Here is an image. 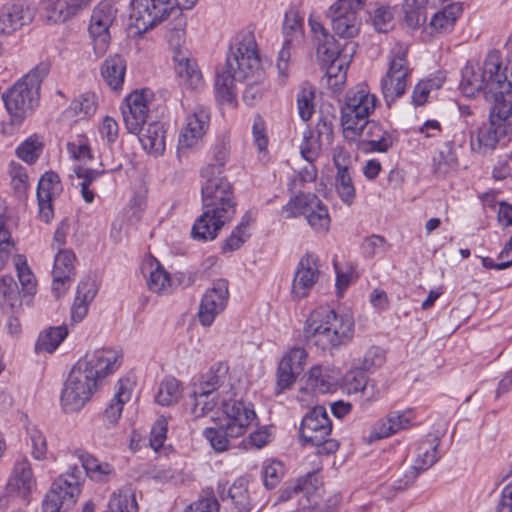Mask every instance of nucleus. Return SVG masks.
Wrapping results in <instances>:
<instances>
[{"mask_svg":"<svg viewBox=\"0 0 512 512\" xmlns=\"http://www.w3.org/2000/svg\"><path fill=\"white\" fill-rule=\"evenodd\" d=\"M75 255L71 250H60L54 259L53 275L69 278L74 275Z\"/></svg>","mask_w":512,"mask_h":512,"instance_id":"4d7b16f0","label":"nucleus"},{"mask_svg":"<svg viewBox=\"0 0 512 512\" xmlns=\"http://www.w3.org/2000/svg\"><path fill=\"white\" fill-rule=\"evenodd\" d=\"M317 482V477L313 473H309L306 477L299 478L297 482L284 490L281 493V500H288L293 498L294 496H298V494L303 493L304 495H309L312 491L315 490Z\"/></svg>","mask_w":512,"mask_h":512,"instance_id":"e2e57ef3","label":"nucleus"},{"mask_svg":"<svg viewBox=\"0 0 512 512\" xmlns=\"http://www.w3.org/2000/svg\"><path fill=\"white\" fill-rule=\"evenodd\" d=\"M445 82V75L441 71H437L430 77L419 81L413 89L412 102L415 106L424 105L430 93L438 90Z\"/></svg>","mask_w":512,"mask_h":512,"instance_id":"ea45409f","label":"nucleus"},{"mask_svg":"<svg viewBox=\"0 0 512 512\" xmlns=\"http://www.w3.org/2000/svg\"><path fill=\"white\" fill-rule=\"evenodd\" d=\"M458 166V159L452 141L445 143V149L440 150L433 158V170L438 177H444Z\"/></svg>","mask_w":512,"mask_h":512,"instance_id":"79ce46f5","label":"nucleus"},{"mask_svg":"<svg viewBox=\"0 0 512 512\" xmlns=\"http://www.w3.org/2000/svg\"><path fill=\"white\" fill-rule=\"evenodd\" d=\"M91 0H41V7L48 21L53 23L65 22L75 15L78 10L90 3Z\"/></svg>","mask_w":512,"mask_h":512,"instance_id":"bb28decb","label":"nucleus"},{"mask_svg":"<svg viewBox=\"0 0 512 512\" xmlns=\"http://www.w3.org/2000/svg\"><path fill=\"white\" fill-rule=\"evenodd\" d=\"M409 73L407 49L397 45L389 54L388 70L381 80L382 93L388 105L405 93Z\"/></svg>","mask_w":512,"mask_h":512,"instance_id":"9b49d317","label":"nucleus"},{"mask_svg":"<svg viewBox=\"0 0 512 512\" xmlns=\"http://www.w3.org/2000/svg\"><path fill=\"white\" fill-rule=\"evenodd\" d=\"M303 34V17L300 15L297 7H290L284 15L283 22L285 45H295L300 43L303 38Z\"/></svg>","mask_w":512,"mask_h":512,"instance_id":"c9c22d12","label":"nucleus"},{"mask_svg":"<svg viewBox=\"0 0 512 512\" xmlns=\"http://www.w3.org/2000/svg\"><path fill=\"white\" fill-rule=\"evenodd\" d=\"M210 122L209 112L202 108H196L186 118L185 126L179 136V148H192L202 140Z\"/></svg>","mask_w":512,"mask_h":512,"instance_id":"b1692460","label":"nucleus"},{"mask_svg":"<svg viewBox=\"0 0 512 512\" xmlns=\"http://www.w3.org/2000/svg\"><path fill=\"white\" fill-rule=\"evenodd\" d=\"M462 11L463 9L460 3H451L434 14L430 25L439 33L450 32Z\"/></svg>","mask_w":512,"mask_h":512,"instance_id":"a19ab883","label":"nucleus"},{"mask_svg":"<svg viewBox=\"0 0 512 512\" xmlns=\"http://www.w3.org/2000/svg\"><path fill=\"white\" fill-rule=\"evenodd\" d=\"M438 446L439 440L436 437L432 442H423L418 446L415 465L404 475L405 485L414 482L421 472L426 471L439 460Z\"/></svg>","mask_w":512,"mask_h":512,"instance_id":"393cba45","label":"nucleus"},{"mask_svg":"<svg viewBox=\"0 0 512 512\" xmlns=\"http://www.w3.org/2000/svg\"><path fill=\"white\" fill-rule=\"evenodd\" d=\"M342 52L343 46L340 47L332 35L316 41V57L321 65L338 59Z\"/></svg>","mask_w":512,"mask_h":512,"instance_id":"09e8293b","label":"nucleus"},{"mask_svg":"<svg viewBox=\"0 0 512 512\" xmlns=\"http://www.w3.org/2000/svg\"><path fill=\"white\" fill-rule=\"evenodd\" d=\"M428 0H404L403 13L406 24L416 29L423 25L427 20Z\"/></svg>","mask_w":512,"mask_h":512,"instance_id":"37998d69","label":"nucleus"},{"mask_svg":"<svg viewBox=\"0 0 512 512\" xmlns=\"http://www.w3.org/2000/svg\"><path fill=\"white\" fill-rule=\"evenodd\" d=\"M97 289L94 282L81 281L77 287V295L71 308V318L74 322H80L88 312V305L96 296Z\"/></svg>","mask_w":512,"mask_h":512,"instance_id":"72a5a7b5","label":"nucleus"},{"mask_svg":"<svg viewBox=\"0 0 512 512\" xmlns=\"http://www.w3.org/2000/svg\"><path fill=\"white\" fill-rule=\"evenodd\" d=\"M357 45L354 42H345L343 44V52L338 59L322 65L326 72L322 81H325L327 86L333 93L340 92L346 82L347 70L352 60L353 55L356 53Z\"/></svg>","mask_w":512,"mask_h":512,"instance_id":"4be33fe9","label":"nucleus"},{"mask_svg":"<svg viewBox=\"0 0 512 512\" xmlns=\"http://www.w3.org/2000/svg\"><path fill=\"white\" fill-rule=\"evenodd\" d=\"M377 98L365 86L348 92L341 110V125L344 138L358 142L366 153H386L394 144L393 133L378 121L368 120L376 107Z\"/></svg>","mask_w":512,"mask_h":512,"instance_id":"f03ea898","label":"nucleus"},{"mask_svg":"<svg viewBox=\"0 0 512 512\" xmlns=\"http://www.w3.org/2000/svg\"><path fill=\"white\" fill-rule=\"evenodd\" d=\"M62 190L60 178L53 171L45 172L38 181L37 196L53 198Z\"/></svg>","mask_w":512,"mask_h":512,"instance_id":"bf43d9fd","label":"nucleus"},{"mask_svg":"<svg viewBox=\"0 0 512 512\" xmlns=\"http://www.w3.org/2000/svg\"><path fill=\"white\" fill-rule=\"evenodd\" d=\"M186 17L180 11L177 16L168 24L167 39L173 51L182 48L185 42Z\"/></svg>","mask_w":512,"mask_h":512,"instance_id":"6e6d98bb","label":"nucleus"},{"mask_svg":"<svg viewBox=\"0 0 512 512\" xmlns=\"http://www.w3.org/2000/svg\"><path fill=\"white\" fill-rule=\"evenodd\" d=\"M332 432V422L327 410L321 405L310 409L303 417L299 437L304 444L317 448L318 454H332L337 451L339 444L329 438Z\"/></svg>","mask_w":512,"mask_h":512,"instance_id":"1a4fd4ad","label":"nucleus"},{"mask_svg":"<svg viewBox=\"0 0 512 512\" xmlns=\"http://www.w3.org/2000/svg\"><path fill=\"white\" fill-rule=\"evenodd\" d=\"M498 69V53H489L482 65L468 62L461 71L460 89L464 96L472 98L482 92L487 100H496L495 73Z\"/></svg>","mask_w":512,"mask_h":512,"instance_id":"6e6552de","label":"nucleus"},{"mask_svg":"<svg viewBox=\"0 0 512 512\" xmlns=\"http://www.w3.org/2000/svg\"><path fill=\"white\" fill-rule=\"evenodd\" d=\"M386 239L377 234H373L363 240L361 244L362 253L368 257H374L379 252H385L388 248Z\"/></svg>","mask_w":512,"mask_h":512,"instance_id":"774afa93","label":"nucleus"},{"mask_svg":"<svg viewBox=\"0 0 512 512\" xmlns=\"http://www.w3.org/2000/svg\"><path fill=\"white\" fill-rule=\"evenodd\" d=\"M143 270L147 271L149 274L147 286L150 291L162 293L166 292L170 288V276L157 260L150 259L144 264Z\"/></svg>","mask_w":512,"mask_h":512,"instance_id":"58836bf2","label":"nucleus"},{"mask_svg":"<svg viewBox=\"0 0 512 512\" xmlns=\"http://www.w3.org/2000/svg\"><path fill=\"white\" fill-rule=\"evenodd\" d=\"M78 468L61 475L51 485L42 503V512H66L74 506L80 494Z\"/></svg>","mask_w":512,"mask_h":512,"instance_id":"9d476101","label":"nucleus"},{"mask_svg":"<svg viewBox=\"0 0 512 512\" xmlns=\"http://www.w3.org/2000/svg\"><path fill=\"white\" fill-rule=\"evenodd\" d=\"M335 188L341 201L346 205H351L356 197V190L352 180V171L336 173Z\"/></svg>","mask_w":512,"mask_h":512,"instance_id":"5fc2aeb1","label":"nucleus"},{"mask_svg":"<svg viewBox=\"0 0 512 512\" xmlns=\"http://www.w3.org/2000/svg\"><path fill=\"white\" fill-rule=\"evenodd\" d=\"M262 478L267 489L275 488L284 475V467L280 461H271L263 466Z\"/></svg>","mask_w":512,"mask_h":512,"instance_id":"338daca9","label":"nucleus"},{"mask_svg":"<svg viewBox=\"0 0 512 512\" xmlns=\"http://www.w3.org/2000/svg\"><path fill=\"white\" fill-rule=\"evenodd\" d=\"M0 307L5 314L19 313L22 310L20 292L12 276L0 277Z\"/></svg>","mask_w":512,"mask_h":512,"instance_id":"c756f323","label":"nucleus"},{"mask_svg":"<svg viewBox=\"0 0 512 512\" xmlns=\"http://www.w3.org/2000/svg\"><path fill=\"white\" fill-rule=\"evenodd\" d=\"M128 382V380L125 382L119 380L118 389L103 413V420L108 424L115 425L118 422L122 415L124 404L131 398V390L127 386Z\"/></svg>","mask_w":512,"mask_h":512,"instance_id":"e433bc0d","label":"nucleus"},{"mask_svg":"<svg viewBox=\"0 0 512 512\" xmlns=\"http://www.w3.org/2000/svg\"><path fill=\"white\" fill-rule=\"evenodd\" d=\"M365 370H355L351 371L347 375V389L350 393H358L361 392L362 395L368 394V390L371 388L372 390L376 388L374 383H369L367 376L364 372Z\"/></svg>","mask_w":512,"mask_h":512,"instance_id":"69168bd1","label":"nucleus"},{"mask_svg":"<svg viewBox=\"0 0 512 512\" xmlns=\"http://www.w3.org/2000/svg\"><path fill=\"white\" fill-rule=\"evenodd\" d=\"M491 109L492 117L499 122L505 136L512 140V104L505 98H496Z\"/></svg>","mask_w":512,"mask_h":512,"instance_id":"de8ad7c7","label":"nucleus"},{"mask_svg":"<svg viewBox=\"0 0 512 512\" xmlns=\"http://www.w3.org/2000/svg\"><path fill=\"white\" fill-rule=\"evenodd\" d=\"M411 422L410 411H392L385 418L378 420L372 427L371 440L389 437L400 430L409 427Z\"/></svg>","mask_w":512,"mask_h":512,"instance_id":"a878e982","label":"nucleus"},{"mask_svg":"<svg viewBox=\"0 0 512 512\" xmlns=\"http://www.w3.org/2000/svg\"><path fill=\"white\" fill-rule=\"evenodd\" d=\"M203 212L195 221L194 239L208 241L217 237L221 228L235 215L236 202L231 184L222 175L213 174L212 167L201 169Z\"/></svg>","mask_w":512,"mask_h":512,"instance_id":"20e7f679","label":"nucleus"},{"mask_svg":"<svg viewBox=\"0 0 512 512\" xmlns=\"http://www.w3.org/2000/svg\"><path fill=\"white\" fill-rule=\"evenodd\" d=\"M495 73V81H499L496 85V98H504L505 94L512 92V63L502 67L500 56L498 55V69Z\"/></svg>","mask_w":512,"mask_h":512,"instance_id":"0e129e2a","label":"nucleus"},{"mask_svg":"<svg viewBox=\"0 0 512 512\" xmlns=\"http://www.w3.org/2000/svg\"><path fill=\"white\" fill-rule=\"evenodd\" d=\"M37 7L28 0H14L0 7V36H11L35 19Z\"/></svg>","mask_w":512,"mask_h":512,"instance_id":"4468645a","label":"nucleus"},{"mask_svg":"<svg viewBox=\"0 0 512 512\" xmlns=\"http://www.w3.org/2000/svg\"><path fill=\"white\" fill-rule=\"evenodd\" d=\"M139 140L144 150L149 154L154 156L162 155L165 151V130L163 124L159 122L150 123L139 136Z\"/></svg>","mask_w":512,"mask_h":512,"instance_id":"473e14b6","label":"nucleus"},{"mask_svg":"<svg viewBox=\"0 0 512 512\" xmlns=\"http://www.w3.org/2000/svg\"><path fill=\"white\" fill-rule=\"evenodd\" d=\"M117 9L109 1L100 2L91 15L89 33L96 53H104L110 41L109 27L116 18Z\"/></svg>","mask_w":512,"mask_h":512,"instance_id":"a211bd4d","label":"nucleus"},{"mask_svg":"<svg viewBox=\"0 0 512 512\" xmlns=\"http://www.w3.org/2000/svg\"><path fill=\"white\" fill-rule=\"evenodd\" d=\"M119 354L110 349L86 353L72 367L62 389L61 406L66 413L77 412L91 399L98 381L119 366Z\"/></svg>","mask_w":512,"mask_h":512,"instance_id":"7ed1b4c3","label":"nucleus"},{"mask_svg":"<svg viewBox=\"0 0 512 512\" xmlns=\"http://www.w3.org/2000/svg\"><path fill=\"white\" fill-rule=\"evenodd\" d=\"M175 72L179 84L188 90H200L204 87V79L197 62L190 56V53L183 48L173 51Z\"/></svg>","mask_w":512,"mask_h":512,"instance_id":"412c9836","label":"nucleus"},{"mask_svg":"<svg viewBox=\"0 0 512 512\" xmlns=\"http://www.w3.org/2000/svg\"><path fill=\"white\" fill-rule=\"evenodd\" d=\"M218 493L223 501H225L226 499L231 500V503L233 504L236 512L250 511L251 500L245 479L238 478L233 482V484L228 488L227 491L225 490V488H223Z\"/></svg>","mask_w":512,"mask_h":512,"instance_id":"2f4dec72","label":"nucleus"},{"mask_svg":"<svg viewBox=\"0 0 512 512\" xmlns=\"http://www.w3.org/2000/svg\"><path fill=\"white\" fill-rule=\"evenodd\" d=\"M317 205H319L317 195L313 193H299L282 207V213L285 214L286 218H295L300 215L306 216Z\"/></svg>","mask_w":512,"mask_h":512,"instance_id":"4c0bfd02","label":"nucleus"},{"mask_svg":"<svg viewBox=\"0 0 512 512\" xmlns=\"http://www.w3.org/2000/svg\"><path fill=\"white\" fill-rule=\"evenodd\" d=\"M366 0H338L329 8L332 30L342 38H353L360 30L361 19L358 16Z\"/></svg>","mask_w":512,"mask_h":512,"instance_id":"ddd939ff","label":"nucleus"},{"mask_svg":"<svg viewBox=\"0 0 512 512\" xmlns=\"http://www.w3.org/2000/svg\"><path fill=\"white\" fill-rule=\"evenodd\" d=\"M354 317L350 312H337L329 307H318L308 316L304 339L308 346L322 351L337 350L353 339Z\"/></svg>","mask_w":512,"mask_h":512,"instance_id":"39448f33","label":"nucleus"},{"mask_svg":"<svg viewBox=\"0 0 512 512\" xmlns=\"http://www.w3.org/2000/svg\"><path fill=\"white\" fill-rule=\"evenodd\" d=\"M43 150V141L37 135L30 136L16 149L17 156L26 163H34Z\"/></svg>","mask_w":512,"mask_h":512,"instance_id":"864d4df0","label":"nucleus"},{"mask_svg":"<svg viewBox=\"0 0 512 512\" xmlns=\"http://www.w3.org/2000/svg\"><path fill=\"white\" fill-rule=\"evenodd\" d=\"M222 412L225 415L224 422L217 428L207 427L203 431V436L218 452L226 451L229 448V439L243 436L257 419L252 405L242 400L223 401Z\"/></svg>","mask_w":512,"mask_h":512,"instance_id":"423d86ee","label":"nucleus"},{"mask_svg":"<svg viewBox=\"0 0 512 512\" xmlns=\"http://www.w3.org/2000/svg\"><path fill=\"white\" fill-rule=\"evenodd\" d=\"M265 72L257 50V43L251 31L236 34L230 44L226 65L217 73L215 81L216 97L221 104L232 108L237 106L235 82L246 81L242 99L248 106H254L264 94Z\"/></svg>","mask_w":512,"mask_h":512,"instance_id":"f257e3e1","label":"nucleus"},{"mask_svg":"<svg viewBox=\"0 0 512 512\" xmlns=\"http://www.w3.org/2000/svg\"><path fill=\"white\" fill-rule=\"evenodd\" d=\"M97 109V97L94 93H84L74 99L70 106L69 110L74 113V115H82L83 117L92 116Z\"/></svg>","mask_w":512,"mask_h":512,"instance_id":"680f3d73","label":"nucleus"},{"mask_svg":"<svg viewBox=\"0 0 512 512\" xmlns=\"http://www.w3.org/2000/svg\"><path fill=\"white\" fill-rule=\"evenodd\" d=\"M307 353L304 348H293L281 359L276 372L275 394L290 389L303 371Z\"/></svg>","mask_w":512,"mask_h":512,"instance_id":"aec40b11","label":"nucleus"},{"mask_svg":"<svg viewBox=\"0 0 512 512\" xmlns=\"http://www.w3.org/2000/svg\"><path fill=\"white\" fill-rule=\"evenodd\" d=\"M229 298L228 281L218 279L204 293L198 311V319L202 326L209 327L216 316L226 307Z\"/></svg>","mask_w":512,"mask_h":512,"instance_id":"f3484780","label":"nucleus"},{"mask_svg":"<svg viewBox=\"0 0 512 512\" xmlns=\"http://www.w3.org/2000/svg\"><path fill=\"white\" fill-rule=\"evenodd\" d=\"M174 10L161 0H132L130 3V25L144 33L163 21Z\"/></svg>","mask_w":512,"mask_h":512,"instance_id":"2eb2a0df","label":"nucleus"},{"mask_svg":"<svg viewBox=\"0 0 512 512\" xmlns=\"http://www.w3.org/2000/svg\"><path fill=\"white\" fill-rule=\"evenodd\" d=\"M35 485V480L26 458L18 459L14 465L13 474L7 483L8 492H17L18 496L25 498Z\"/></svg>","mask_w":512,"mask_h":512,"instance_id":"cd10ccee","label":"nucleus"},{"mask_svg":"<svg viewBox=\"0 0 512 512\" xmlns=\"http://www.w3.org/2000/svg\"><path fill=\"white\" fill-rule=\"evenodd\" d=\"M227 372L228 367L225 364L217 363L203 375L193 392L194 402L191 413L195 418L203 417L214 409L217 404L215 397L211 399L209 397L223 387Z\"/></svg>","mask_w":512,"mask_h":512,"instance_id":"f8f14e48","label":"nucleus"},{"mask_svg":"<svg viewBox=\"0 0 512 512\" xmlns=\"http://www.w3.org/2000/svg\"><path fill=\"white\" fill-rule=\"evenodd\" d=\"M309 226L318 234H326L330 229L331 218L327 207L319 199V205L313 207L305 216Z\"/></svg>","mask_w":512,"mask_h":512,"instance_id":"8fccbe9b","label":"nucleus"},{"mask_svg":"<svg viewBox=\"0 0 512 512\" xmlns=\"http://www.w3.org/2000/svg\"><path fill=\"white\" fill-rule=\"evenodd\" d=\"M78 459L86 475L93 481L105 482L114 473V468L107 462H101L85 451L78 452Z\"/></svg>","mask_w":512,"mask_h":512,"instance_id":"f704fd0d","label":"nucleus"},{"mask_svg":"<svg viewBox=\"0 0 512 512\" xmlns=\"http://www.w3.org/2000/svg\"><path fill=\"white\" fill-rule=\"evenodd\" d=\"M306 384L316 393H329L335 390L337 377L334 367L314 365L308 372Z\"/></svg>","mask_w":512,"mask_h":512,"instance_id":"c85d7f7f","label":"nucleus"},{"mask_svg":"<svg viewBox=\"0 0 512 512\" xmlns=\"http://www.w3.org/2000/svg\"><path fill=\"white\" fill-rule=\"evenodd\" d=\"M318 278L317 260L314 256L306 254L300 259L293 278L291 291L293 298L300 300L306 297Z\"/></svg>","mask_w":512,"mask_h":512,"instance_id":"5701e85b","label":"nucleus"},{"mask_svg":"<svg viewBox=\"0 0 512 512\" xmlns=\"http://www.w3.org/2000/svg\"><path fill=\"white\" fill-rule=\"evenodd\" d=\"M321 144L320 139H317L313 136V132L307 128L303 132V140L300 144V154L308 163H314L321 152Z\"/></svg>","mask_w":512,"mask_h":512,"instance_id":"13d9d810","label":"nucleus"},{"mask_svg":"<svg viewBox=\"0 0 512 512\" xmlns=\"http://www.w3.org/2000/svg\"><path fill=\"white\" fill-rule=\"evenodd\" d=\"M210 157V162L204 167H212L213 174L222 175L230 158L229 141L224 137L218 138L210 149Z\"/></svg>","mask_w":512,"mask_h":512,"instance_id":"a18cd8bd","label":"nucleus"},{"mask_svg":"<svg viewBox=\"0 0 512 512\" xmlns=\"http://www.w3.org/2000/svg\"><path fill=\"white\" fill-rule=\"evenodd\" d=\"M14 265L22 287L23 297L34 296L37 290V282L33 272L28 266L26 257L21 254L16 255L14 258Z\"/></svg>","mask_w":512,"mask_h":512,"instance_id":"c03bdc74","label":"nucleus"},{"mask_svg":"<svg viewBox=\"0 0 512 512\" xmlns=\"http://www.w3.org/2000/svg\"><path fill=\"white\" fill-rule=\"evenodd\" d=\"M181 396L180 383L173 377L165 378L159 386L156 401L162 406L176 403Z\"/></svg>","mask_w":512,"mask_h":512,"instance_id":"3c124183","label":"nucleus"},{"mask_svg":"<svg viewBox=\"0 0 512 512\" xmlns=\"http://www.w3.org/2000/svg\"><path fill=\"white\" fill-rule=\"evenodd\" d=\"M50 69V62H40L3 94L5 107L13 121L21 122L38 105L41 83Z\"/></svg>","mask_w":512,"mask_h":512,"instance_id":"0eeeda50","label":"nucleus"},{"mask_svg":"<svg viewBox=\"0 0 512 512\" xmlns=\"http://www.w3.org/2000/svg\"><path fill=\"white\" fill-rule=\"evenodd\" d=\"M105 512H138L135 495L127 491L113 493Z\"/></svg>","mask_w":512,"mask_h":512,"instance_id":"603ef678","label":"nucleus"},{"mask_svg":"<svg viewBox=\"0 0 512 512\" xmlns=\"http://www.w3.org/2000/svg\"><path fill=\"white\" fill-rule=\"evenodd\" d=\"M126 62L122 56L116 54L108 57L101 66V75L108 86L113 90H119L124 83Z\"/></svg>","mask_w":512,"mask_h":512,"instance_id":"7c9ffc66","label":"nucleus"},{"mask_svg":"<svg viewBox=\"0 0 512 512\" xmlns=\"http://www.w3.org/2000/svg\"><path fill=\"white\" fill-rule=\"evenodd\" d=\"M470 149L472 152L485 156L491 154L505 134L496 119L492 117L490 108L488 121L475 130L470 131Z\"/></svg>","mask_w":512,"mask_h":512,"instance_id":"6ab92c4d","label":"nucleus"},{"mask_svg":"<svg viewBox=\"0 0 512 512\" xmlns=\"http://www.w3.org/2000/svg\"><path fill=\"white\" fill-rule=\"evenodd\" d=\"M152 92L148 89L133 91L121 106L122 116L127 131L131 134H140L146 123Z\"/></svg>","mask_w":512,"mask_h":512,"instance_id":"dca6fc26","label":"nucleus"},{"mask_svg":"<svg viewBox=\"0 0 512 512\" xmlns=\"http://www.w3.org/2000/svg\"><path fill=\"white\" fill-rule=\"evenodd\" d=\"M315 91L312 86H303L297 94V108L300 118L308 121L314 113Z\"/></svg>","mask_w":512,"mask_h":512,"instance_id":"052dcab7","label":"nucleus"},{"mask_svg":"<svg viewBox=\"0 0 512 512\" xmlns=\"http://www.w3.org/2000/svg\"><path fill=\"white\" fill-rule=\"evenodd\" d=\"M68 329L66 326L50 327L41 333L36 342V351L52 353L61 342L67 337Z\"/></svg>","mask_w":512,"mask_h":512,"instance_id":"49530a36","label":"nucleus"}]
</instances>
